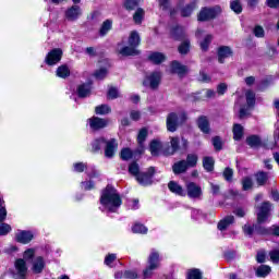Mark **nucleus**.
<instances>
[{"label": "nucleus", "instance_id": "obj_31", "mask_svg": "<svg viewBox=\"0 0 279 279\" xmlns=\"http://www.w3.org/2000/svg\"><path fill=\"white\" fill-rule=\"evenodd\" d=\"M233 138L234 141H241L243 138V126L241 124L233 125Z\"/></svg>", "mask_w": 279, "mask_h": 279}, {"label": "nucleus", "instance_id": "obj_26", "mask_svg": "<svg viewBox=\"0 0 279 279\" xmlns=\"http://www.w3.org/2000/svg\"><path fill=\"white\" fill-rule=\"evenodd\" d=\"M187 169H189V166L186 165V160L178 161L172 166V171L177 175L180 173H184Z\"/></svg>", "mask_w": 279, "mask_h": 279}, {"label": "nucleus", "instance_id": "obj_44", "mask_svg": "<svg viewBox=\"0 0 279 279\" xmlns=\"http://www.w3.org/2000/svg\"><path fill=\"white\" fill-rule=\"evenodd\" d=\"M210 43H213V35H207L204 40L201 41L202 51H208V47H210Z\"/></svg>", "mask_w": 279, "mask_h": 279}, {"label": "nucleus", "instance_id": "obj_57", "mask_svg": "<svg viewBox=\"0 0 279 279\" xmlns=\"http://www.w3.org/2000/svg\"><path fill=\"white\" fill-rule=\"evenodd\" d=\"M189 49H190V43H189V40L183 41V43L179 46V52L182 53V54L189 53Z\"/></svg>", "mask_w": 279, "mask_h": 279}, {"label": "nucleus", "instance_id": "obj_2", "mask_svg": "<svg viewBox=\"0 0 279 279\" xmlns=\"http://www.w3.org/2000/svg\"><path fill=\"white\" fill-rule=\"evenodd\" d=\"M189 116L186 111L171 112L167 116L166 125L168 132H175L180 125L186 123Z\"/></svg>", "mask_w": 279, "mask_h": 279}, {"label": "nucleus", "instance_id": "obj_37", "mask_svg": "<svg viewBox=\"0 0 279 279\" xmlns=\"http://www.w3.org/2000/svg\"><path fill=\"white\" fill-rule=\"evenodd\" d=\"M129 173H131V175H134V178L138 180V175H141V168L138 167V163L132 162L129 166Z\"/></svg>", "mask_w": 279, "mask_h": 279}, {"label": "nucleus", "instance_id": "obj_3", "mask_svg": "<svg viewBox=\"0 0 279 279\" xmlns=\"http://www.w3.org/2000/svg\"><path fill=\"white\" fill-rule=\"evenodd\" d=\"M141 45V36L136 31L131 32L129 36V46L119 49L121 56H138L140 51L136 49Z\"/></svg>", "mask_w": 279, "mask_h": 279}, {"label": "nucleus", "instance_id": "obj_47", "mask_svg": "<svg viewBox=\"0 0 279 279\" xmlns=\"http://www.w3.org/2000/svg\"><path fill=\"white\" fill-rule=\"evenodd\" d=\"M187 279H202V271H199L197 268L189 270Z\"/></svg>", "mask_w": 279, "mask_h": 279}, {"label": "nucleus", "instance_id": "obj_13", "mask_svg": "<svg viewBox=\"0 0 279 279\" xmlns=\"http://www.w3.org/2000/svg\"><path fill=\"white\" fill-rule=\"evenodd\" d=\"M87 175L89 180L81 182V189H83V191H93V189H95V181H93V179L99 178V172L93 170L88 172Z\"/></svg>", "mask_w": 279, "mask_h": 279}, {"label": "nucleus", "instance_id": "obj_18", "mask_svg": "<svg viewBox=\"0 0 279 279\" xmlns=\"http://www.w3.org/2000/svg\"><path fill=\"white\" fill-rule=\"evenodd\" d=\"M168 189L171 193H174V195L186 197V191H184V187H182V185L178 184L175 181H170L168 183Z\"/></svg>", "mask_w": 279, "mask_h": 279}, {"label": "nucleus", "instance_id": "obj_29", "mask_svg": "<svg viewBox=\"0 0 279 279\" xmlns=\"http://www.w3.org/2000/svg\"><path fill=\"white\" fill-rule=\"evenodd\" d=\"M150 154L151 156H158V154H160V149H162V143H160V141L155 140L153 142H150Z\"/></svg>", "mask_w": 279, "mask_h": 279}, {"label": "nucleus", "instance_id": "obj_41", "mask_svg": "<svg viewBox=\"0 0 279 279\" xmlns=\"http://www.w3.org/2000/svg\"><path fill=\"white\" fill-rule=\"evenodd\" d=\"M96 114H110L112 109L108 105H100L95 109Z\"/></svg>", "mask_w": 279, "mask_h": 279}, {"label": "nucleus", "instance_id": "obj_5", "mask_svg": "<svg viewBox=\"0 0 279 279\" xmlns=\"http://www.w3.org/2000/svg\"><path fill=\"white\" fill-rule=\"evenodd\" d=\"M246 104L247 107H240L239 102L235 104V110L239 109V118L245 119L247 114H250V108H254V105L256 104V94L252 90L246 92Z\"/></svg>", "mask_w": 279, "mask_h": 279}, {"label": "nucleus", "instance_id": "obj_48", "mask_svg": "<svg viewBox=\"0 0 279 279\" xmlns=\"http://www.w3.org/2000/svg\"><path fill=\"white\" fill-rule=\"evenodd\" d=\"M147 138V130L142 129L137 135V142L140 147H143V143H145V140Z\"/></svg>", "mask_w": 279, "mask_h": 279}, {"label": "nucleus", "instance_id": "obj_50", "mask_svg": "<svg viewBox=\"0 0 279 279\" xmlns=\"http://www.w3.org/2000/svg\"><path fill=\"white\" fill-rule=\"evenodd\" d=\"M222 175L227 182H232L234 170H232L231 168H226Z\"/></svg>", "mask_w": 279, "mask_h": 279}, {"label": "nucleus", "instance_id": "obj_14", "mask_svg": "<svg viewBox=\"0 0 279 279\" xmlns=\"http://www.w3.org/2000/svg\"><path fill=\"white\" fill-rule=\"evenodd\" d=\"M155 169L154 167H150L146 173H141L137 175V182L142 186H149L151 184V175H154Z\"/></svg>", "mask_w": 279, "mask_h": 279}, {"label": "nucleus", "instance_id": "obj_28", "mask_svg": "<svg viewBox=\"0 0 279 279\" xmlns=\"http://www.w3.org/2000/svg\"><path fill=\"white\" fill-rule=\"evenodd\" d=\"M71 75V69L69 65L63 64L57 69V77H61L62 80H66Z\"/></svg>", "mask_w": 279, "mask_h": 279}, {"label": "nucleus", "instance_id": "obj_27", "mask_svg": "<svg viewBox=\"0 0 279 279\" xmlns=\"http://www.w3.org/2000/svg\"><path fill=\"white\" fill-rule=\"evenodd\" d=\"M171 71H172V73H177V75H184V73H186L187 69H186V65H183L178 61H173L171 63Z\"/></svg>", "mask_w": 279, "mask_h": 279}, {"label": "nucleus", "instance_id": "obj_33", "mask_svg": "<svg viewBox=\"0 0 279 279\" xmlns=\"http://www.w3.org/2000/svg\"><path fill=\"white\" fill-rule=\"evenodd\" d=\"M203 167L206 171H213L215 169V159L213 157H205L203 159Z\"/></svg>", "mask_w": 279, "mask_h": 279}, {"label": "nucleus", "instance_id": "obj_43", "mask_svg": "<svg viewBox=\"0 0 279 279\" xmlns=\"http://www.w3.org/2000/svg\"><path fill=\"white\" fill-rule=\"evenodd\" d=\"M145 16V11L143 9H137L136 12L133 15V21L141 25L143 23V17Z\"/></svg>", "mask_w": 279, "mask_h": 279}, {"label": "nucleus", "instance_id": "obj_30", "mask_svg": "<svg viewBox=\"0 0 279 279\" xmlns=\"http://www.w3.org/2000/svg\"><path fill=\"white\" fill-rule=\"evenodd\" d=\"M270 272H271V267H269L267 265H262L257 268L256 276L258 278H265V277L269 276Z\"/></svg>", "mask_w": 279, "mask_h": 279}, {"label": "nucleus", "instance_id": "obj_6", "mask_svg": "<svg viewBox=\"0 0 279 279\" xmlns=\"http://www.w3.org/2000/svg\"><path fill=\"white\" fill-rule=\"evenodd\" d=\"M221 12V7L216 5L213 8H203L198 15L197 21L206 22V21H213V19H217L219 16V13Z\"/></svg>", "mask_w": 279, "mask_h": 279}, {"label": "nucleus", "instance_id": "obj_1", "mask_svg": "<svg viewBox=\"0 0 279 279\" xmlns=\"http://www.w3.org/2000/svg\"><path fill=\"white\" fill-rule=\"evenodd\" d=\"M100 204V210H108V213H117V210L121 208V196L114 187L108 185L101 193Z\"/></svg>", "mask_w": 279, "mask_h": 279}, {"label": "nucleus", "instance_id": "obj_64", "mask_svg": "<svg viewBox=\"0 0 279 279\" xmlns=\"http://www.w3.org/2000/svg\"><path fill=\"white\" fill-rule=\"evenodd\" d=\"M270 259L272 263H279V251L275 250L269 253Z\"/></svg>", "mask_w": 279, "mask_h": 279}, {"label": "nucleus", "instance_id": "obj_19", "mask_svg": "<svg viewBox=\"0 0 279 279\" xmlns=\"http://www.w3.org/2000/svg\"><path fill=\"white\" fill-rule=\"evenodd\" d=\"M198 130L203 132V134H210V122L206 116H201L197 119Z\"/></svg>", "mask_w": 279, "mask_h": 279}, {"label": "nucleus", "instance_id": "obj_54", "mask_svg": "<svg viewBox=\"0 0 279 279\" xmlns=\"http://www.w3.org/2000/svg\"><path fill=\"white\" fill-rule=\"evenodd\" d=\"M12 230V227L8 223H2L0 226V236H5V234H9Z\"/></svg>", "mask_w": 279, "mask_h": 279}, {"label": "nucleus", "instance_id": "obj_8", "mask_svg": "<svg viewBox=\"0 0 279 279\" xmlns=\"http://www.w3.org/2000/svg\"><path fill=\"white\" fill-rule=\"evenodd\" d=\"M187 197L190 199H199L203 195L202 186L197 185L195 182H187L185 184Z\"/></svg>", "mask_w": 279, "mask_h": 279}, {"label": "nucleus", "instance_id": "obj_38", "mask_svg": "<svg viewBox=\"0 0 279 279\" xmlns=\"http://www.w3.org/2000/svg\"><path fill=\"white\" fill-rule=\"evenodd\" d=\"M197 160H198L197 155H195V154L187 155L186 160H185L187 168L197 167Z\"/></svg>", "mask_w": 279, "mask_h": 279}, {"label": "nucleus", "instance_id": "obj_24", "mask_svg": "<svg viewBox=\"0 0 279 279\" xmlns=\"http://www.w3.org/2000/svg\"><path fill=\"white\" fill-rule=\"evenodd\" d=\"M148 59L153 62V64H162V62L167 60V56L162 52H151L148 56Z\"/></svg>", "mask_w": 279, "mask_h": 279}, {"label": "nucleus", "instance_id": "obj_16", "mask_svg": "<svg viewBox=\"0 0 279 279\" xmlns=\"http://www.w3.org/2000/svg\"><path fill=\"white\" fill-rule=\"evenodd\" d=\"M88 123L92 130H101L108 125V120L94 117L88 119Z\"/></svg>", "mask_w": 279, "mask_h": 279}, {"label": "nucleus", "instance_id": "obj_46", "mask_svg": "<svg viewBox=\"0 0 279 279\" xmlns=\"http://www.w3.org/2000/svg\"><path fill=\"white\" fill-rule=\"evenodd\" d=\"M132 232H134V234H147V229L141 223H135L132 227Z\"/></svg>", "mask_w": 279, "mask_h": 279}, {"label": "nucleus", "instance_id": "obj_32", "mask_svg": "<svg viewBox=\"0 0 279 279\" xmlns=\"http://www.w3.org/2000/svg\"><path fill=\"white\" fill-rule=\"evenodd\" d=\"M111 29H112V21L111 20L105 21L99 31L100 36H106V34H108Z\"/></svg>", "mask_w": 279, "mask_h": 279}, {"label": "nucleus", "instance_id": "obj_40", "mask_svg": "<svg viewBox=\"0 0 279 279\" xmlns=\"http://www.w3.org/2000/svg\"><path fill=\"white\" fill-rule=\"evenodd\" d=\"M7 217H8V210H5V202L0 196V223L5 221Z\"/></svg>", "mask_w": 279, "mask_h": 279}, {"label": "nucleus", "instance_id": "obj_34", "mask_svg": "<svg viewBox=\"0 0 279 279\" xmlns=\"http://www.w3.org/2000/svg\"><path fill=\"white\" fill-rule=\"evenodd\" d=\"M171 149L170 151L166 153L167 156L173 155L178 149H180V140L178 137H172L171 138Z\"/></svg>", "mask_w": 279, "mask_h": 279}, {"label": "nucleus", "instance_id": "obj_39", "mask_svg": "<svg viewBox=\"0 0 279 279\" xmlns=\"http://www.w3.org/2000/svg\"><path fill=\"white\" fill-rule=\"evenodd\" d=\"M258 232L259 234H274L275 236H279V226L270 229L260 228Z\"/></svg>", "mask_w": 279, "mask_h": 279}, {"label": "nucleus", "instance_id": "obj_35", "mask_svg": "<svg viewBox=\"0 0 279 279\" xmlns=\"http://www.w3.org/2000/svg\"><path fill=\"white\" fill-rule=\"evenodd\" d=\"M171 36L172 38H175L177 40H180L184 36V28L181 26H175L171 29Z\"/></svg>", "mask_w": 279, "mask_h": 279}, {"label": "nucleus", "instance_id": "obj_61", "mask_svg": "<svg viewBox=\"0 0 279 279\" xmlns=\"http://www.w3.org/2000/svg\"><path fill=\"white\" fill-rule=\"evenodd\" d=\"M114 260H117V254H109L105 257V265L110 267V265H112V263H114Z\"/></svg>", "mask_w": 279, "mask_h": 279}, {"label": "nucleus", "instance_id": "obj_42", "mask_svg": "<svg viewBox=\"0 0 279 279\" xmlns=\"http://www.w3.org/2000/svg\"><path fill=\"white\" fill-rule=\"evenodd\" d=\"M230 8L235 14H241L243 12V7L241 5V1L232 0L230 3Z\"/></svg>", "mask_w": 279, "mask_h": 279}, {"label": "nucleus", "instance_id": "obj_49", "mask_svg": "<svg viewBox=\"0 0 279 279\" xmlns=\"http://www.w3.org/2000/svg\"><path fill=\"white\" fill-rule=\"evenodd\" d=\"M138 3H141V0H126L124 2L125 10H134Z\"/></svg>", "mask_w": 279, "mask_h": 279}, {"label": "nucleus", "instance_id": "obj_45", "mask_svg": "<svg viewBox=\"0 0 279 279\" xmlns=\"http://www.w3.org/2000/svg\"><path fill=\"white\" fill-rule=\"evenodd\" d=\"M246 143L250 147H258L260 145V137L252 135L246 140Z\"/></svg>", "mask_w": 279, "mask_h": 279}, {"label": "nucleus", "instance_id": "obj_55", "mask_svg": "<svg viewBox=\"0 0 279 279\" xmlns=\"http://www.w3.org/2000/svg\"><path fill=\"white\" fill-rule=\"evenodd\" d=\"M256 180H257V184H259V186H263V184L267 182V173L265 172L257 173Z\"/></svg>", "mask_w": 279, "mask_h": 279}, {"label": "nucleus", "instance_id": "obj_59", "mask_svg": "<svg viewBox=\"0 0 279 279\" xmlns=\"http://www.w3.org/2000/svg\"><path fill=\"white\" fill-rule=\"evenodd\" d=\"M107 97L108 99H117L119 97V89L114 87L109 88Z\"/></svg>", "mask_w": 279, "mask_h": 279}, {"label": "nucleus", "instance_id": "obj_56", "mask_svg": "<svg viewBox=\"0 0 279 279\" xmlns=\"http://www.w3.org/2000/svg\"><path fill=\"white\" fill-rule=\"evenodd\" d=\"M120 156L122 160H130L132 159V150L130 148H124L121 150Z\"/></svg>", "mask_w": 279, "mask_h": 279}, {"label": "nucleus", "instance_id": "obj_15", "mask_svg": "<svg viewBox=\"0 0 279 279\" xmlns=\"http://www.w3.org/2000/svg\"><path fill=\"white\" fill-rule=\"evenodd\" d=\"M34 239V233L32 231H17L15 233V241L17 243H22L23 245H27Z\"/></svg>", "mask_w": 279, "mask_h": 279}, {"label": "nucleus", "instance_id": "obj_36", "mask_svg": "<svg viewBox=\"0 0 279 279\" xmlns=\"http://www.w3.org/2000/svg\"><path fill=\"white\" fill-rule=\"evenodd\" d=\"M104 145H106V138L104 137L97 138L92 143V150L99 151V149H101Z\"/></svg>", "mask_w": 279, "mask_h": 279}, {"label": "nucleus", "instance_id": "obj_12", "mask_svg": "<svg viewBox=\"0 0 279 279\" xmlns=\"http://www.w3.org/2000/svg\"><path fill=\"white\" fill-rule=\"evenodd\" d=\"M117 147H119V144H117V140L111 138L109 141L105 142V156L106 158H113L114 154L117 151Z\"/></svg>", "mask_w": 279, "mask_h": 279}, {"label": "nucleus", "instance_id": "obj_9", "mask_svg": "<svg viewBox=\"0 0 279 279\" xmlns=\"http://www.w3.org/2000/svg\"><path fill=\"white\" fill-rule=\"evenodd\" d=\"M62 60V49L56 48L52 49L46 57V64L49 66H53V64H58Z\"/></svg>", "mask_w": 279, "mask_h": 279}, {"label": "nucleus", "instance_id": "obj_17", "mask_svg": "<svg viewBox=\"0 0 279 279\" xmlns=\"http://www.w3.org/2000/svg\"><path fill=\"white\" fill-rule=\"evenodd\" d=\"M15 271L19 278L25 279V276H27V264L25 259L20 258L15 262Z\"/></svg>", "mask_w": 279, "mask_h": 279}, {"label": "nucleus", "instance_id": "obj_4", "mask_svg": "<svg viewBox=\"0 0 279 279\" xmlns=\"http://www.w3.org/2000/svg\"><path fill=\"white\" fill-rule=\"evenodd\" d=\"M160 268V253L156 250H151L148 256V266L143 271L144 278H151L154 276V271Z\"/></svg>", "mask_w": 279, "mask_h": 279}, {"label": "nucleus", "instance_id": "obj_51", "mask_svg": "<svg viewBox=\"0 0 279 279\" xmlns=\"http://www.w3.org/2000/svg\"><path fill=\"white\" fill-rule=\"evenodd\" d=\"M106 75H108V70H106V68H101L94 73L96 80H104Z\"/></svg>", "mask_w": 279, "mask_h": 279}, {"label": "nucleus", "instance_id": "obj_21", "mask_svg": "<svg viewBox=\"0 0 279 279\" xmlns=\"http://www.w3.org/2000/svg\"><path fill=\"white\" fill-rule=\"evenodd\" d=\"M194 10H197V1L195 0L180 9L181 16H191Z\"/></svg>", "mask_w": 279, "mask_h": 279}, {"label": "nucleus", "instance_id": "obj_53", "mask_svg": "<svg viewBox=\"0 0 279 279\" xmlns=\"http://www.w3.org/2000/svg\"><path fill=\"white\" fill-rule=\"evenodd\" d=\"M253 184L254 183L252 182L251 178H244L242 180V189H243V191H250V189H252Z\"/></svg>", "mask_w": 279, "mask_h": 279}, {"label": "nucleus", "instance_id": "obj_11", "mask_svg": "<svg viewBox=\"0 0 279 279\" xmlns=\"http://www.w3.org/2000/svg\"><path fill=\"white\" fill-rule=\"evenodd\" d=\"M82 16V8L80 5H72L65 11V19L70 22H75Z\"/></svg>", "mask_w": 279, "mask_h": 279}, {"label": "nucleus", "instance_id": "obj_22", "mask_svg": "<svg viewBox=\"0 0 279 279\" xmlns=\"http://www.w3.org/2000/svg\"><path fill=\"white\" fill-rule=\"evenodd\" d=\"M43 269H45V259L41 256H38L33 260L32 270L34 274H43Z\"/></svg>", "mask_w": 279, "mask_h": 279}, {"label": "nucleus", "instance_id": "obj_10", "mask_svg": "<svg viewBox=\"0 0 279 279\" xmlns=\"http://www.w3.org/2000/svg\"><path fill=\"white\" fill-rule=\"evenodd\" d=\"M271 210V203L264 202L262 206L259 207V211L257 213V221L258 223H263L267 221V218L269 217V211Z\"/></svg>", "mask_w": 279, "mask_h": 279}, {"label": "nucleus", "instance_id": "obj_58", "mask_svg": "<svg viewBox=\"0 0 279 279\" xmlns=\"http://www.w3.org/2000/svg\"><path fill=\"white\" fill-rule=\"evenodd\" d=\"M253 34L256 38H263L265 36V29L262 26H255Z\"/></svg>", "mask_w": 279, "mask_h": 279}, {"label": "nucleus", "instance_id": "obj_52", "mask_svg": "<svg viewBox=\"0 0 279 279\" xmlns=\"http://www.w3.org/2000/svg\"><path fill=\"white\" fill-rule=\"evenodd\" d=\"M73 169L76 173H83V171H86L87 166L84 162H76L73 165Z\"/></svg>", "mask_w": 279, "mask_h": 279}, {"label": "nucleus", "instance_id": "obj_63", "mask_svg": "<svg viewBox=\"0 0 279 279\" xmlns=\"http://www.w3.org/2000/svg\"><path fill=\"white\" fill-rule=\"evenodd\" d=\"M124 278H126V279H136V278H138V274H136V271H134V270H126L124 272Z\"/></svg>", "mask_w": 279, "mask_h": 279}, {"label": "nucleus", "instance_id": "obj_25", "mask_svg": "<svg viewBox=\"0 0 279 279\" xmlns=\"http://www.w3.org/2000/svg\"><path fill=\"white\" fill-rule=\"evenodd\" d=\"M90 90H92L90 84H81L78 85L76 93L78 97L84 98V97H90Z\"/></svg>", "mask_w": 279, "mask_h": 279}, {"label": "nucleus", "instance_id": "obj_7", "mask_svg": "<svg viewBox=\"0 0 279 279\" xmlns=\"http://www.w3.org/2000/svg\"><path fill=\"white\" fill-rule=\"evenodd\" d=\"M161 80H162V73L153 72L145 77L143 84H144V86L151 88V90H156V88H158V86H160Z\"/></svg>", "mask_w": 279, "mask_h": 279}, {"label": "nucleus", "instance_id": "obj_23", "mask_svg": "<svg viewBox=\"0 0 279 279\" xmlns=\"http://www.w3.org/2000/svg\"><path fill=\"white\" fill-rule=\"evenodd\" d=\"M232 223H234V216H227L218 222V230L223 232V230H228Z\"/></svg>", "mask_w": 279, "mask_h": 279}, {"label": "nucleus", "instance_id": "obj_20", "mask_svg": "<svg viewBox=\"0 0 279 279\" xmlns=\"http://www.w3.org/2000/svg\"><path fill=\"white\" fill-rule=\"evenodd\" d=\"M232 57V49L228 46H222L218 49V61L220 64H223L226 62L227 58Z\"/></svg>", "mask_w": 279, "mask_h": 279}, {"label": "nucleus", "instance_id": "obj_60", "mask_svg": "<svg viewBox=\"0 0 279 279\" xmlns=\"http://www.w3.org/2000/svg\"><path fill=\"white\" fill-rule=\"evenodd\" d=\"M36 254V251L34 248H28L24 252V260H32L34 258V255Z\"/></svg>", "mask_w": 279, "mask_h": 279}, {"label": "nucleus", "instance_id": "obj_62", "mask_svg": "<svg viewBox=\"0 0 279 279\" xmlns=\"http://www.w3.org/2000/svg\"><path fill=\"white\" fill-rule=\"evenodd\" d=\"M171 5V0H159L160 10L167 11Z\"/></svg>", "mask_w": 279, "mask_h": 279}]
</instances>
